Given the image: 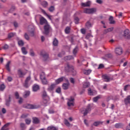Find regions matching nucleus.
<instances>
[{"label":"nucleus","instance_id":"obj_1","mask_svg":"<svg viewBox=\"0 0 130 130\" xmlns=\"http://www.w3.org/2000/svg\"><path fill=\"white\" fill-rule=\"evenodd\" d=\"M65 71L67 73H74L73 76H76V71L74 69V67L70 64L68 63L67 66L65 68Z\"/></svg>","mask_w":130,"mask_h":130},{"label":"nucleus","instance_id":"obj_2","mask_svg":"<svg viewBox=\"0 0 130 130\" xmlns=\"http://www.w3.org/2000/svg\"><path fill=\"white\" fill-rule=\"evenodd\" d=\"M44 34L45 35H48L49 34V32L51 31V27L48 23H46L44 26Z\"/></svg>","mask_w":130,"mask_h":130},{"label":"nucleus","instance_id":"obj_3","mask_svg":"<svg viewBox=\"0 0 130 130\" xmlns=\"http://www.w3.org/2000/svg\"><path fill=\"white\" fill-rule=\"evenodd\" d=\"M23 108H26V109H36L38 108V107L36 105H30L29 104H26L23 105Z\"/></svg>","mask_w":130,"mask_h":130},{"label":"nucleus","instance_id":"obj_4","mask_svg":"<svg viewBox=\"0 0 130 130\" xmlns=\"http://www.w3.org/2000/svg\"><path fill=\"white\" fill-rule=\"evenodd\" d=\"M75 101V99L73 96H71L70 99H68V101L67 102V105L69 107H71V106H74V102Z\"/></svg>","mask_w":130,"mask_h":130},{"label":"nucleus","instance_id":"obj_5","mask_svg":"<svg viewBox=\"0 0 130 130\" xmlns=\"http://www.w3.org/2000/svg\"><path fill=\"white\" fill-rule=\"evenodd\" d=\"M95 12H96V9L95 8L85 9L84 10V13H85V14H94Z\"/></svg>","mask_w":130,"mask_h":130},{"label":"nucleus","instance_id":"obj_6","mask_svg":"<svg viewBox=\"0 0 130 130\" xmlns=\"http://www.w3.org/2000/svg\"><path fill=\"white\" fill-rule=\"evenodd\" d=\"M91 111V105L89 104L86 109H84V112L83 113L84 116H86Z\"/></svg>","mask_w":130,"mask_h":130},{"label":"nucleus","instance_id":"obj_7","mask_svg":"<svg viewBox=\"0 0 130 130\" xmlns=\"http://www.w3.org/2000/svg\"><path fill=\"white\" fill-rule=\"evenodd\" d=\"M115 52L117 55H121L122 54V48L117 47L115 49Z\"/></svg>","mask_w":130,"mask_h":130},{"label":"nucleus","instance_id":"obj_8","mask_svg":"<svg viewBox=\"0 0 130 130\" xmlns=\"http://www.w3.org/2000/svg\"><path fill=\"white\" fill-rule=\"evenodd\" d=\"M123 36L125 38H127V39H130L129 30L128 29H125L124 31Z\"/></svg>","mask_w":130,"mask_h":130},{"label":"nucleus","instance_id":"obj_9","mask_svg":"<svg viewBox=\"0 0 130 130\" xmlns=\"http://www.w3.org/2000/svg\"><path fill=\"white\" fill-rule=\"evenodd\" d=\"M28 34H29V36H30L31 37H34L35 35V30L34 29V28L29 29L28 31Z\"/></svg>","mask_w":130,"mask_h":130},{"label":"nucleus","instance_id":"obj_10","mask_svg":"<svg viewBox=\"0 0 130 130\" xmlns=\"http://www.w3.org/2000/svg\"><path fill=\"white\" fill-rule=\"evenodd\" d=\"M65 79L64 77H61V78H59L55 81V83L57 84L58 85V84H60V83H61L62 81H63V79Z\"/></svg>","mask_w":130,"mask_h":130},{"label":"nucleus","instance_id":"obj_11","mask_svg":"<svg viewBox=\"0 0 130 130\" xmlns=\"http://www.w3.org/2000/svg\"><path fill=\"white\" fill-rule=\"evenodd\" d=\"M55 86H56V84H52L50 86L48 87V91H49L50 92L53 91V90H54V88H55Z\"/></svg>","mask_w":130,"mask_h":130},{"label":"nucleus","instance_id":"obj_12","mask_svg":"<svg viewBox=\"0 0 130 130\" xmlns=\"http://www.w3.org/2000/svg\"><path fill=\"white\" fill-rule=\"evenodd\" d=\"M40 21L41 25H43V24H47V20H46L44 17H41Z\"/></svg>","mask_w":130,"mask_h":130},{"label":"nucleus","instance_id":"obj_13","mask_svg":"<svg viewBox=\"0 0 130 130\" xmlns=\"http://www.w3.org/2000/svg\"><path fill=\"white\" fill-rule=\"evenodd\" d=\"M103 79L104 80L105 82H110V78L107 75H103Z\"/></svg>","mask_w":130,"mask_h":130},{"label":"nucleus","instance_id":"obj_14","mask_svg":"<svg viewBox=\"0 0 130 130\" xmlns=\"http://www.w3.org/2000/svg\"><path fill=\"white\" fill-rule=\"evenodd\" d=\"M41 55L43 56V58L44 59V60L45 61L46 60H47V59L48 58V55L47 53H41Z\"/></svg>","mask_w":130,"mask_h":130},{"label":"nucleus","instance_id":"obj_15","mask_svg":"<svg viewBox=\"0 0 130 130\" xmlns=\"http://www.w3.org/2000/svg\"><path fill=\"white\" fill-rule=\"evenodd\" d=\"M11 99H12V96L11 95H9L8 100H6V105L7 106H10V103L11 102Z\"/></svg>","mask_w":130,"mask_h":130},{"label":"nucleus","instance_id":"obj_16","mask_svg":"<svg viewBox=\"0 0 130 130\" xmlns=\"http://www.w3.org/2000/svg\"><path fill=\"white\" fill-rule=\"evenodd\" d=\"M70 86V83H63L62 84V89L63 90H68L69 89V86Z\"/></svg>","mask_w":130,"mask_h":130},{"label":"nucleus","instance_id":"obj_17","mask_svg":"<svg viewBox=\"0 0 130 130\" xmlns=\"http://www.w3.org/2000/svg\"><path fill=\"white\" fill-rule=\"evenodd\" d=\"M42 97H43V99H45L46 98L47 100L49 99V96L47 95V93L45 91H44L43 92Z\"/></svg>","mask_w":130,"mask_h":130},{"label":"nucleus","instance_id":"obj_18","mask_svg":"<svg viewBox=\"0 0 130 130\" xmlns=\"http://www.w3.org/2000/svg\"><path fill=\"white\" fill-rule=\"evenodd\" d=\"M41 11L42 13H43V14L45 15V16H46L49 19V20H51V16H50L49 15L47 14V13H46V12H45L43 9H41Z\"/></svg>","mask_w":130,"mask_h":130},{"label":"nucleus","instance_id":"obj_19","mask_svg":"<svg viewBox=\"0 0 130 130\" xmlns=\"http://www.w3.org/2000/svg\"><path fill=\"white\" fill-rule=\"evenodd\" d=\"M91 27H92V24H91V22H90L89 21H87L85 23V27L87 28V29H90V28H91Z\"/></svg>","mask_w":130,"mask_h":130},{"label":"nucleus","instance_id":"obj_20","mask_svg":"<svg viewBox=\"0 0 130 130\" xmlns=\"http://www.w3.org/2000/svg\"><path fill=\"white\" fill-rule=\"evenodd\" d=\"M10 123H7L6 124H5L4 126L2 127V128H1L2 130H9V128H7L8 127V126H9V125H10Z\"/></svg>","mask_w":130,"mask_h":130},{"label":"nucleus","instance_id":"obj_21","mask_svg":"<svg viewBox=\"0 0 130 130\" xmlns=\"http://www.w3.org/2000/svg\"><path fill=\"white\" fill-rule=\"evenodd\" d=\"M32 120H33L34 123H35L36 124H37V123H39V122L40 121L39 120V119H38V118H37V117H33Z\"/></svg>","mask_w":130,"mask_h":130},{"label":"nucleus","instance_id":"obj_22","mask_svg":"<svg viewBox=\"0 0 130 130\" xmlns=\"http://www.w3.org/2000/svg\"><path fill=\"white\" fill-rule=\"evenodd\" d=\"M64 32L66 34H70L71 32V27H69V26L66 27L64 30Z\"/></svg>","mask_w":130,"mask_h":130},{"label":"nucleus","instance_id":"obj_23","mask_svg":"<svg viewBox=\"0 0 130 130\" xmlns=\"http://www.w3.org/2000/svg\"><path fill=\"white\" fill-rule=\"evenodd\" d=\"M10 64H11V62L9 61L6 65V69L8 72H11V69H10Z\"/></svg>","mask_w":130,"mask_h":130},{"label":"nucleus","instance_id":"obj_24","mask_svg":"<svg viewBox=\"0 0 130 130\" xmlns=\"http://www.w3.org/2000/svg\"><path fill=\"white\" fill-rule=\"evenodd\" d=\"M90 4H91V2L88 1L85 3H81V6L82 7H90Z\"/></svg>","mask_w":130,"mask_h":130},{"label":"nucleus","instance_id":"obj_25","mask_svg":"<svg viewBox=\"0 0 130 130\" xmlns=\"http://www.w3.org/2000/svg\"><path fill=\"white\" fill-rule=\"evenodd\" d=\"M39 90V85L35 84L33 86V91L34 92H36L37 91H38Z\"/></svg>","mask_w":130,"mask_h":130},{"label":"nucleus","instance_id":"obj_26","mask_svg":"<svg viewBox=\"0 0 130 130\" xmlns=\"http://www.w3.org/2000/svg\"><path fill=\"white\" fill-rule=\"evenodd\" d=\"M21 51H22V53H23V54H24V55H26V54H27V53H28V52L26 50V48H25L24 47L21 48Z\"/></svg>","mask_w":130,"mask_h":130},{"label":"nucleus","instance_id":"obj_27","mask_svg":"<svg viewBox=\"0 0 130 130\" xmlns=\"http://www.w3.org/2000/svg\"><path fill=\"white\" fill-rule=\"evenodd\" d=\"M91 72H92V70H84L83 74L84 75H90Z\"/></svg>","mask_w":130,"mask_h":130},{"label":"nucleus","instance_id":"obj_28","mask_svg":"<svg viewBox=\"0 0 130 130\" xmlns=\"http://www.w3.org/2000/svg\"><path fill=\"white\" fill-rule=\"evenodd\" d=\"M109 20L110 21V24H115V21L113 20V17L110 16L109 19Z\"/></svg>","mask_w":130,"mask_h":130},{"label":"nucleus","instance_id":"obj_29","mask_svg":"<svg viewBox=\"0 0 130 130\" xmlns=\"http://www.w3.org/2000/svg\"><path fill=\"white\" fill-rule=\"evenodd\" d=\"M18 74L20 78H22V77L24 76V73H23V72L21 70V69H19L18 70Z\"/></svg>","mask_w":130,"mask_h":130},{"label":"nucleus","instance_id":"obj_30","mask_svg":"<svg viewBox=\"0 0 130 130\" xmlns=\"http://www.w3.org/2000/svg\"><path fill=\"white\" fill-rule=\"evenodd\" d=\"M122 126H123V125L122 123H116L115 124V127H116V128H120V127H121Z\"/></svg>","mask_w":130,"mask_h":130},{"label":"nucleus","instance_id":"obj_31","mask_svg":"<svg viewBox=\"0 0 130 130\" xmlns=\"http://www.w3.org/2000/svg\"><path fill=\"white\" fill-rule=\"evenodd\" d=\"M94 91L93 90H91V88H88V94L90 96H92V95H94Z\"/></svg>","mask_w":130,"mask_h":130},{"label":"nucleus","instance_id":"obj_32","mask_svg":"<svg viewBox=\"0 0 130 130\" xmlns=\"http://www.w3.org/2000/svg\"><path fill=\"white\" fill-rule=\"evenodd\" d=\"M53 44L54 46H57V45L58 44V41L55 38L53 42Z\"/></svg>","mask_w":130,"mask_h":130},{"label":"nucleus","instance_id":"obj_33","mask_svg":"<svg viewBox=\"0 0 130 130\" xmlns=\"http://www.w3.org/2000/svg\"><path fill=\"white\" fill-rule=\"evenodd\" d=\"M102 123H103V122L101 121H95L93 123V125L94 126H98V125H99V124H102Z\"/></svg>","mask_w":130,"mask_h":130},{"label":"nucleus","instance_id":"obj_34","mask_svg":"<svg viewBox=\"0 0 130 130\" xmlns=\"http://www.w3.org/2000/svg\"><path fill=\"white\" fill-rule=\"evenodd\" d=\"M101 98L100 97V95H98L95 98H93V102H97L99 99H100Z\"/></svg>","mask_w":130,"mask_h":130},{"label":"nucleus","instance_id":"obj_35","mask_svg":"<svg viewBox=\"0 0 130 130\" xmlns=\"http://www.w3.org/2000/svg\"><path fill=\"white\" fill-rule=\"evenodd\" d=\"M41 81H42V83L43 85H47V84H48V82L47 81V80H46V78L42 79Z\"/></svg>","mask_w":130,"mask_h":130},{"label":"nucleus","instance_id":"obj_36","mask_svg":"<svg viewBox=\"0 0 130 130\" xmlns=\"http://www.w3.org/2000/svg\"><path fill=\"white\" fill-rule=\"evenodd\" d=\"M90 83L89 82H85L83 83V88H89Z\"/></svg>","mask_w":130,"mask_h":130},{"label":"nucleus","instance_id":"obj_37","mask_svg":"<svg viewBox=\"0 0 130 130\" xmlns=\"http://www.w3.org/2000/svg\"><path fill=\"white\" fill-rule=\"evenodd\" d=\"M6 89V85L5 84H2L0 85V90L1 91H4Z\"/></svg>","mask_w":130,"mask_h":130},{"label":"nucleus","instance_id":"obj_38","mask_svg":"<svg viewBox=\"0 0 130 130\" xmlns=\"http://www.w3.org/2000/svg\"><path fill=\"white\" fill-rule=\"evenodd\" d=\"M73 59V56H68L64 58V60H70Z\"/></svg>","mask_w":130,"mask_h":130},{"label":"nucleus","instance_id":"obj_39","mask_svg":"<svg viewBox=\"0 0 130 130\" xmlns=\"http://www.w3.org/2000/svg\"><path fill=\"white\" fill-rule=\"evenodd\" d=\"M20 127L21 129L24 130L25 128H26V126L25 125V123H20Z\"/></svg>","mask_w":130,"mask_h":130},{"label":"nucleus","instance_id":"obj_40","mask_svg":"<svg viewBox=\"0 0 130 130\" xmlns=\"http://www.w3.org/2000/svg\"><path fill=\"white\" fill-rule=\"evenodd\" d=\"M49 100H50V99L47 100V98L46 99H43V103L44 104H45V105H46L47 103H48V101H49Z\"/></svg>","mask_w":130,"mask_h":130},{"label":"nucleus","instance_id":"obj_41","mask_svg":"<svg viewBox=\"0 0 130 130\" xmlns=\"http://www.w3.org/2000/svg\"><path fill=\"white\" fill-rule=\"evenodd\" d=\"M64 124L67 126H71V123H70V122L67 119L64 120Z\"/></svg>","mask_w":130,"mask_h":130},{"label":"nucleus","instance_id":"obj_42","mask_svg":"<svg viewBox=\"0 0 130 130\" xmlns=\"http://www.w3.org/2000/svg\"><path fill=\"white\" fill-rule=\"evenodd\" d=\"M78 50H79V49H78L77 47H76L74 49L73 53V54H74V55H76V54H77V52H78Z\"/></svg>","mask_w":130,"mask_h":130},{"label":"nucleus","instance_id":"obj_43","mask_svg":"<svg viewBox=\"0 0 130 130\" xmlns=\"http://www.w3.org/2000/svg\"><path fill=\"white\" fill-rule=\"evenodd\" d=\"M15 33L11 32L9 34H8V38L10 39L12 38V37H14L15 36Z\"/></svg>","mask_w":130,"mask_h":130},{"label":"nucleus","instance_id":"obj_44","mask_svg":"<svg viewBox=\"0 0 130 130\" xmlns=\"http://www.w3.org/2000/svg\"><path fill=\"white\" fill-rule=\"evenodd\" d=\"M47 130H57L54 126H50L48 127Z\"/></svg>","mask_w":130,"mask_h":130},{"label":"nucleus","instance_id":"obj_45","mask_svg":"<svg viewBox=\"0 0 130 130\" xmlns=\"http://www.w3.org/2000/svg\"><path fill=\"white\" fill-rule=\"evenodd\" d=\"M24 38L26 40H30V37H29V35L27 33L24 34Z\"/></svg>","mask_w":130,"mask_h":130},{"label":"nucleus","instance_id":"obj_46","mask_svg":"<svg viewBox=\"0 0 130 130\" xmlns=\"http://www.w3.org/2000/svg\"><path fill=\"white\" fill-rule=\"evenodd\" d=\"M18 45L20 46H24V42L22 40H19L18 41Z\"/></svg>","mask_w":130,"mask_h":130},{"label":"nucleus","instance_id":"obj_47","mask_svg":"<svg viewBox=\"0 0 130 130\" xmlns=\"http://www.w3.org/2000/svg\"><path fill=\"white\" fill-rule=\"evenodd\" d=\"M40 79H41V80H43V79H46V78H45V75L44 74V73H42V74L40 75Z\"/></svg>","mask_w":130,"mask_h":130},{"label":"nucleus","instance_id":"obj_48","mask_svg":"<svg viewBox=\"0 0 130 130\" xmlns=\"http://www.w3.org/2000/svg\"><path fill=\"white\" fill-rule=\"evenodd\" d=\"M30 55L31 56H34L35 55V54L34 53V51H33V49H30L29 51Z\"/></svg>","mask_w":130,"mask_h":130},{"label":"nucleus","instance_id":"obj_49","mask_svg":"<svg viewBox=\"0 0 130 130\" xmlns=\"http://www.w3.org/2000/svg\"><path fill=\"white\" fill-rule=\"evenodd\" d=\"M41 5L42 6H43V7H44V8H45L46 7H47V3L45 1L44 2H43L42 3H41Z\"/></svg>","mask_w":130,"mask_h":130},{"label":"nucleus","instance_id":"obj_50","mask_svg":"<svg viewBox=\"0 0 130 130\" xmlns=\"http://www.w3.org/2000/svg\"><path fill=\"white\" fill-rule=\"evenodd\" d=\"M25 122L26 124H30L31 123V119H26L25 120Z\"/></svg>","mask_w":130,"mask_h":130},{"label":"nucleus","instance_id":"obj_51","mask_svg":"<svg viewBox=\"0 0 130 130\" xmlns=\"http://www.w3.org/2000/svg\"><path fill=\"white\" fill-rule=\"evenodd\" d=\"M30 95V91H26L25 92V94L24 95V98H26V97H28Z\"/></svg>","mask_w":130,"mask_h":130},{"label":"nucleus","instance_id":"obj_52","mask_svg":"<svg viewBox=\"0 0 130 130\" xmlns=\"http://www.w3.org/2000/svg\"><path fill=\"white\" fill-rule=\"evenodd\" d=\"M49 12H53V11H54V6H51L49 8Z\"/></svg>","mask_w":130,"mask_h":130},{"label":"nucleus","instance_id":"obj_53","mask_svg":"<svg viewBox=\"0 0 130 130\" xmlns=\"http://www.w3.org/2000/svg\"><path fill=\"white\" fill-rule=\"evenodd\" d=\"M28 115H29L28 114H23L21 116V118H26V117H27L28 116Z\"/></svg>","mask_w":130,"mask_h":130},{"label":"nucleus","instance_id":"obj_54","mask_svg":"<svg viewBox=\"0 0 130 130\" xmlns=\"http://www.w3.org/2000/svg\"><path fill=\"white\" fill-rule=\"evenodd\" d=\"M28 82L25 81V83L23 84V86L24 87H25V88H29V84H28Z\"/></svg>","mask_w":130,"mask_h":130},{"label":"nucleus","instance_id":"obj_55","mask_svg":"<svg viewBox=\"0 0 130 130\" xmlns=\"http://www.w3.org/2000/svg\"><path fill=\"white\" fill-rule=\"evenodd\" d=\"M91 37H93V36H92V35H91V34H88L86 36V39H89V38H91Z\"/></svg>","mask_w":130,"mask_h":130},{"label":"nucleus","instance_id":"obj_56","mask_svg":"<svg viewBox=\"0 0 130 130\" xmlns=\"http://www.w3.org/2000/svg\"><path fill=\"white\" fill-rule=\"evenodd\" d=\"M56 93H61V89L60 88V87H58L56 89Z\"/></svg>","mask_w":130,"mask_h":130},{"label":"nucleus","instance_id":"obj_57","mask_svg":"<svg viewBox=\"0 0 130 130\" xmlns=\"http://www.w3.org/2000/svg\"><path fill=\"white\" fill-rule=\"evenodd\" d=\"M106 57H107V58H112V54H106Z\"/></svg>","mask_w":130,"mask_h":130},{"label":"nucleus","instance_id":"obj_58","mask_svg":"<svg viewBox=\"0 0 130 130\" xmlns=\"http://www.w3.org/2000/svg\"><path fill=\"white\" fill-rule=\"evenodd\" d=\"M2 48L3 49L6 50L8 49V48H9V45H8L7 44H5L3 47Z\"/></svg>","mask_w":130,"mask_h":130},{"label":"nucleus","instance_id":"obj_59","mask_svg":"<svg viewBox=\"0 0 130 130\" xmlns=\"http://www.w3.org/2000/svg\"><path fill=\"white\" fill-rule=\"evenodd\" d=\"M75 24H79V18L75 17Z\"/></svg>","mask_w":130,"mask_h":130},{"label":"nucleus","instance_id":"obj_60","mask_svg":"<svg viewBox=\"0 0 130 130\" xmlns=\"http://www.w3.org/2000/svg\"><path fill=\"white\" fill-rule=\"evenodd\" d=\"M30 80H31V77L28 76V77H27L26 78V79L25 82H26L28 83V82H29V81H30Z\"/></svg>","mask_w":130,"mask_h":130},{"label":"nucleus","instance_id":"obj_61","mask_svg":"<svg viewBox=\"0 0 130 130\" xmlns=\"http://www.w3.org/2000/svg\"><path fill=\"white\" fill-rule=\"evenodd\" d=\"M81 32L82 34H86V30L85 28H81Z\"/></svg>","mask_w":130,"mask_h":130},{"label":"nucleus","instance_id":"obj_62","mask_svg":"<svg viewBox=\"0 0 130 130\" xmlns=\"http://www.w3.org/2000/svg\"><path fill=\"white\" fill-rule=\"evenodd\" d=\"M15 96L16 99H19V93H18V92H15Z\"/></svg>","mask_w":130,"mask_h":130},{"label":"nucleus","instance_id":"obj_63","mask_svg":"<svg viewBox=\"0 0 130 130\" xmlns=\"http://www.w3.org/2000/svg\"><path fill=\"white\" fill-rule=\"evenodd\" d=\"M129 85H125V86H124V90H125V91H127V90H128V89H127V88H128V87H129Z\"/></svg>","mask_w":130,"mask_h":130},{"label":"nucleus","instance_id":"obj_64","mask_svg":"<svg viewBox=\"0 0 130 130\" xmlns=\"http://www.w3.org/2000/svg\"><path fill=\"white\" fill-rule=\"evenodd\" d=\"M103 68H104V65H103V64H100L98 69H103Z\"/></svg>","mask_w":130,"mask_h":130}]
</instances>
